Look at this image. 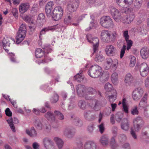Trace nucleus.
<instances>
[{
  "label": "nucleus",
  "instance_id": "nucleus-1",
  "mask_svg": "<svg viewBox=\"0 0 149 149\" xmlns=\"http://www.w3.org/2000/svg\"><path fill=\"white\" fill-rule=\"evenodd\" d=\"M26 33V24H22L19 26L16 36L17 44H19L24 39Z\"/></svg>",
  "mask_w": 149,
  "mask_h": 149
},
{
  "label": "nucleus",
  "instance_id": "nucleus-2",
  "mask_svg": "<svg viewBox=\"0 0 149 149\" xmlns=\"http://www.w3.org/2000/svg\"><path fill=\"white\" fill-rule=\"evenodd\" d=\"M102 72V68L98 65L92 66L88 70V73L91 77L96 78L100 76Z\"/></svg>",
  "mask_w": 149,
  "mask_h": 149
},
{
  "label": "nucleus",
  "instance_id": "nucleus-3",
  "mask_svg": "<svg viewBox=\"0 0 149 149\" xmlns=\"http://www.w3.org/2000/svg\"><path fill=\"white\" fill-rule=\"evenodd\" d=\"M100 23L103 27L106 28H112L114 26L113 21L108 16L102 17L100 19Z\"/></svg>",
  "mask_w": 149,
  "mask_h": 149
},
{
  "label": "nucleus",
  "instance_id": "nucleus-4",
  "mask_svg": "<svg viewBox=\"0 0 149 149\" xmlns=\"http://www.w3.org/2000/svg\"><path fill=\"white\" fill-rule=\"evenodd\" d=\"M52 18L55 21L59 20L61 19L63 15V8L60 6L56 7L52 12Z\"/></svg>",
  "mask_w": 149,
  "mask_h": 149
},
{
  "label": "nucleus",
  "instance_id": "nucleus-5",
  "mask_svg": "<svg viewBox=\"0 0 149 149\" xmlns=\"http://www.w3.org/2000/svg\"><path fill=\"white\" fill-rule=\"evenodd\" d=\"M134 126L136 131H138L144 124V121L143 118L139 116L134 118L133 120Z\"/></svg>",
  "mask_w": 149,
  "mask_h": 149
},
{
  "label": "nucleus",
  "instance_id": "nucleus-6",
  "mask_svg": "<svg viewBox=\"0 0 149 149\" xmlns=\"http://www.w3.org/2000/svg\"><path fill=\"white\" fill-rule=\"evenodd\" d=\"M63 133L65 137L68 138H71L75 135V129L72 126H67L63 129Z\"/></svg>",
  "mask_w": 149,
  "mask_h": 149
},
{
  "label": "nucleus",
  "instance_id": "nucleus-7",
  "mask_svg": "<svg viewBox=\"0 0 149 149\" xmlns=\"http://www.w3.org/2000/svg\"><path fill=\"white\" fill-rule=\"evenodd\" d=\"M143 91L141 87L136 88L133 91L132 97L133 100L135 101H138L140 99L143 95Z\"/></svg>",
  "mask_w": 149,
  "mask_h": 149
},
{
  "label": "nucleus",
  "instance_id": "nucleus-8",
  "mask_svg": "<svg viewBox=\"0 0 149 149\" xmlns=\"http://www.w3.org/2000/svg\"><path fill=\"white\" fill-rule=\"evenodd\" d=\"M91 37V35L86 36L87 38L88 41L90 42H92L93 44V52L92 53L91 56L96 53L98 51V48L99 46V40L98 38L96 37L93 38L92 40L90 39Z\"/></svg>",
  "mask_w": 149,
  "mask_h": 149
},
{
  "label": "nucleus",
  "instance_id": "nucleus-9",
  "mask_svg": "<svg viewBox=\"0 0 149 149\" xmlns=\"http://www.w3.org/2000/svg\"><path fill=\"white\" fill-rule=\"evenodd\" d=\"M110 13L113 19L116 22H118L121 18V13L116 8L112 7L111 8Z\"/></svg>",
  "mask_w": 149,
  "mask_h": 149
},
{
  "label": "nucleus",
  "instance_id": "nucleus-10",
  "mask_svg": "<svg viewBox=\"0 0 149 149\" xmlns=\"http://www.w3.org/2000/svg\"><path fill=\"white\" fill-rule=\"evenodd\" d=\"M86 96L84 98L88 100H91L93 99V97L89 96V95H93L96 93L95 90L93 88L91 87H86L85 90Z\"/></svg>",
  "mask_w": 149,
  "mask_h": 149
},
{
  "label": "nucleus",
  "instance_id": "nucleus-11",
  "mask_svg": "<svg viewBox=\"0 0 149 149\" xmlns=\"http://www.w3.org/2000/svg\"><path fill=\"white\" fill-rule=\"evenodd\" d=\"M139 70L141 75L143 77H145L148 73L149 67L146 63H143L140 65Z\"/></svg>",
  "mask_w": 149,
  "mask_h": 149
},
{
  "label": "nucleus",
  "instance_id": "nucleus-12",
  "mask_svg": "<svg viewBox=\"0 0 149 149\" xmlns=\"http://www.w3.org/2000/svg\"><path fill=\"white\" fill-rule=\"evenodd\" d=\"M43 143L46 149H54V142L49 138L45 137L43 139Z\"/></svg>",
  "mask_w": 149,
  "mask_h": 149
},
{
  "label": "nucleus",
  "instance_id": "nucleus-13",
  "mask_svg": "<svg viewBox=\"0 0 149 149\" xmlns=\"http://www.w3.org/2000/svg\"><path fill=\"white\" fill-rule=\"evenodd\" d=\"M110 32L108 30H103L101 33V38L103 42H109V37L110 36Z\"/></svg>",
  "mask_w": 149,
  "mask_h": 149
},
{
  "label": "nucleus",
  "instance_id": "nucleus-14",
  "mask_svg": "<svg viewBox=\"0 0 149 149\" xmlns=\"http://www.w3.org/2000/svg\"><path fill=\"white\" fill-rule=\"evenodd\" d=\"M96 143L93 141H87L84 145V149H96Z\"/></svg>",
  "mask_w": 149,
  "mask_h": 149
},
{
  "label": "nucleus",
  "instance_id": "nucleus-15",
  "mask_svg": "<svg viewBox=\"0 0 149 149\" xmlns=\"http://www.w3.org/2000/svg\"><path fill=\"white\" fill-rule=\"evenodd\" d=\"M86 87L84 85L78 84L76 86V89L78 95L80 97H84L85 94Z\"/></svg>",
  "mask_w": 149,
  "mask_h": 149
},
{
  "label": "nucleus",
  "instance_id": "nucleus-16",
  "mask_svg": "<svg viewBox=\"0 0 149 149\" xmlns=\"http://www.w3.org/2000/svg\"><path fill=\"white\" fill-rule=\"evenodd\" d=\"M53 3L52 1L49 2L46 6L45 8L46 13L48 17H50L52 15V10L53 9Z\"/></svg>",
  "mask_w": 149,
  "mask_h": 149
},
{
  "label": "nucleus",
  "instance_id": "nucleus-17",
  "mask_svg": "<svg viewBox=\"0 0 149 149\" xmlns=\"http://www.w3.org/2000/svg\"><path fill=\"white\" fill-rule=\"evenodd\" d=\"M11 130L14 132H16L15 127L14 123L17 124L19 123V120L16 118H14L12 119L10 118L7 120Z\"/></svg>",
  "mask_w": 149,
  "mask_h": 149
},
{
  "label": "nucleus",
  "instance_id": "nucleus-18",
  "mask_svg": "<svg viewBox=\"0 0 149 149\" xmlns=\"http://www.w3.org/2000/svg\"><path fill=\"white\" fill-rule=\"evenodd\" d=\"M115 48L112 45H107L106 46L105 52L106 54L109 56H113L115 53Z\"/></svg>",
  "mask_w": 149,
  "mask_h": 149
},
{
  "label": "nucleus",
  "instance_id": "nucleus-19",
  "mask_svg": "<svg viewBox=\"0 0 149 149\" xmlns=\"http://www.w3.org/2000/svg\"><path fill=\"white\" fill-rule=\"evenodd\" d=\"M140 54L143 59H146L149 56L148 49L146 47H142L140 50Z\"/></svg>",
  "mask_w": 149,
  "mask_h": 149
},
{
  "label": "nucleus",
  "instance_id": "nucleus-20",
  "mask_svg": "<svg viewBox=\"0 0 149 149\" xmlns=\"http://www.w3.org/2000/svg\"><path fill=\"white\" fill-rule=\"evenodd\" d=\"M30 6L29 3H21L19 6V11L21 13H23L26 11Z\"/></svg>",
  "mask_w": 149,
  "mask_h": 149
},
{
  "label": "nucleus",
  "instance_id": "nucleus-21",
  "mask_svg": "<svg viewBox=\"0 0 149 149\" xmlns=\"http://www.w3.org/2000/svg\"><path fill=\"white\" fill-rule=\"evenodd\" d=\"M121 129L125 131H128L130 128V124L127 118H124L121 123Z\"/></svg>",
  "mask_w": 149,
  "mask_h": 149
},
{
  "label": "nucleus",
  "instance_id": "nucleus-22",
  "mask_svg": "<svg viewBox=\"0 0 149 149\" xmlns=\"http://www.w3.org/2000/svg\"><path fill=\"white\" fill-rule=\"evenodd\" d=\"M55 29V26L48 27L43 28L40 32L39 38L40 40L42 39V36L46 33L47 31H53Z\"/></svg>",
  "mask_w": 149,
  "mask_h": 149
},
{
  "label": "nucleus",
  "instance_id": "nucleus-23",
  "mask_svg": "<svg viewBox=\"0 0 149 149\" xmlns=\"http://www.w3.org/2000/svg\"><path fill=\"white\" fill-rule=\"evenodd\" d=\"M78 6V3L77 2H74L73 3L68 4V8L69 11L72 12L75 11Z\"/></svg>",
  "mask_w": 149,
  "mask_h": 149
},
{
  "label": "nucleus",
  "instance_id": "nucleus-24",
  "mask_svg": "<svg viewBox=\"0 0 149 149\" xmlns=\"http://www.w3.org/2000/svg\"><path fill=\"white\" fill-rule=\"evenodd\" d=\"M134 80L133 76L130 73L127 74L125 76V82L127 86H129L132 82Z\"/></svg>",
  "mask_w": 149,
  "mask_h": 149
},
{
  "label": "nucleus",
  "instance_id": "nucleus-25",
  "mask_svg": "<svg viewBox=\"0 0 149 149\" xmlns=\"http://www.w3.org/2000/svg\"><path fill=\"white\" fill-rule=\"evenodd\" d=\"M82 72V70H80L79 73L74 76V79L76 81L79 82H80L83 81L84 76L81 74Z\"/></svg>",
  "mask_w": 149,
  "mask_h": 149
},
{
  "label": "nucleus",
  "instance_id": "nucleus-26",
  "mask_svg": "<svg viewBox=\"0 0 149 149\" xmlns=\"http://www.w3.org/2000/svg\"><path fill=\"white\" fill-rule=\"evenodd\" d=\"M71 118L73 119V123L74 125L79 126L82 125L81 120L79 118L73 116H72Z\"/></svg>",
  "mask_w": 149,
  "mask_h": 149
},
{
  "label": "nucleus",
  "instance_id": "nucleus-27",
  "mask_svg": "<svg viewBox=\"0 0 149 149\" xmlns=\"http://www.w3.org/2000/svg\"><path fill=\"white\" fill-rule=\"evenodd\" d=\"M100 141L103 146L107 145L109 142V137L106 135L102 136L100 139Z\"/></svg>",
  "mask_w": 149,
  "mask_h": 149
},
{
  "label": "nucleus",
  "instance_id": "nucleus-28",
  "mask_svg": "<svg viewBox=\"0 0 149 149\" xmlns=\"http://www.w3.org/2000/svg\"><path fill=\"white\" fill-rule=\"evenodd\" d=\"M101 75L100 77V80L102 82L104 83L108 80L109 77L108 72H104L102 73V72Z\"/></svg>",
  "mask_w": 149,
  "mask_h": 149
},
{
  "label": "nucleus",
  "instance_id": "nucleus-29",
  "mask_svg": "<svg viewBox=\"0 0 149 149\" xmlns=\"http://www.w3.org/2000/svg\"><path fill=\"white\" fill-rule=\"evenodd\" d=\"M26 132L31 137H36L37 135L36 131L34 127L32 128L30 130H26Z\"/></svg>",
  "mask_w": 149,
  "mask_h": 149
},
{
  "label": "nucleus",
  "instance_id": "nucleus-30",
  "mask_svg": "<svg viewBox=\"0 0 149 149\" xmlns=\"http://www.w3.org/2000/svg\"><path fill=\"white\" fill-rule=\"evenodd\" d=\"M54 140L56 142L57 145L59 149H61L63 147L64 142L62 140L58 138L55 137L54 139Z\"/></svg>",
  "mask_w": 149,
  "mask_h": 149
},
{
  "label": "nucleus",
  "instance_id": "nucleus-31",
  "mask_svg": "<svg viewBox=\"0 0 149 149\" xmlns=\"http://www.w3.org/2000/svg\"><path fill=\"white\" fill-rule=\"evenodd\" d=\"M45 53L44 51L41 49L37 48L36 50L35 56L37 58H40L44 55Z\"/></svg>",
  "mask_w": 149,
  "mask_h": 149
},
{
  "label": "nucleus",
  "instance_id": "nucleus-32",
  "mask_svg": "<svg viewBox=\"0 0 149 149\" xmlns=\"http://www.w3.org/2000/svg\"><path fill=\"white\" fill-rule=\"evenodd\" d=\"M54 113L57 118L61 120H63L64 119V116L62 113L58 111L55 110Z\"/></svg>",
  "mask_w": 149,
  "mask_h": 149
},
{
  "label": "nucleus",
  "instance_id": "nucleus-33",
  "mask_svg": "<svg viewBox=\"0 0 149 149\" xmlns=\"http://www.w3.org/2000/svg\"><path fill=\"white\" fill-rule=\"evenodd\" d=\"M45 21V16L42 13L40 14L38 17L37 19V22L42 24Z\"/></svg>",
  "mask_w": 149,
  "mask_h": 149
},
{
  "label": "nucleus",
  "instance_id": "nucleus-34",
  "mask_svg": "<svg viewBox=\"0 0 149 149\" xmlns=\"http://www.w3.org/2000/svg\"><path fill=\"white\" fill-rule=\"evenodd\" d=\"M104 88L107 92H111L113 91L114 92H115L116 93V91L113 89V87L112 85L109 83H107L105 84Z\"/></svg>",
  "mask_w": 149,
  "mask_h": 149
},
{
  "label": "nucleus",
  "instance_id": "nucleus-35",
  "mask_svg": "<svg viewBox=\"0 0 149 149\" xmlns=\"http://www.w3.org/2000/svg\"><path fill=\"white\" fill-rule=\"evenodd\" d=\"M45 117L48 120L54 121L55 118L53 113H51L50 111L48 112L45 115Z\"/></svg>",
  "mask_w": 149,
  "mask_h": 149
},
{
  "label": "nucleus",
  "instance_id": "nucleus-36",
  "mask_svg": "<svg viewBox=\"0 0 149 149\" xmlns=\"http://www.w3.org/2000/svg\"><path fill=\"white\" fill-rule=\"evenodd\" d=\"M104 57L100 52L99 53L97 54L95 58V60L97 62H101L104 60Z\"/></svg>",
  "mask_w": 149,
  "mask_h": 149
},
{
  "label": "nucleus",
  "instance_id": "nucleus-37",
  "mask_svg": "<svg viewBox=\"0 0 149 149\" xmlns=\"http://www.w3.org/2000/svg\"><path fill=\"white\" fill-rule=\"evenodd\" d=\"M34 124L37 130H41L42 128V125L41 121L39 120H36Z\"/></svg>",
  "mask_w": 149,
  "mask_h": 149
},
{
  "label": "nucleus",
  "instance_id": "nucleus-38",
  "mask_svg": "<svg viewBox=\"0 0 149 149\" xmlns=\"http://www.w3.org/2000/svg\"><path fill=\"white\" fill-rule=\"evenodd\" d=\"M123 116V114L121 112H117L115 115V117L116 120L118 122H120Z\"/></svg>",
  "mask_w": 149,
  "mask_h": 149
},
{
  "label": "nucleus",
  "instance_id": "nucleus-39",
  "mask_svg": "<svg viewBox=\"0 0 149 149\" xmlns=\"http://www.w3.org/2000/svg\"><path fill=\"white\" fill-rule=\"evenodd\" d=\"M147 30L145 27L144 26L140 27L139 29V33L142 36H144L146 35L147 33Z\"/></svg>",
  "mask_w": 149,
  "mask_h": 149
},
{
  "label": "nucleus",
  "instance_id": "nucleus-40",
  "mask_svg": "<svg viewBox=\"0 0 149 149\" xmlns=\"http://www.w3.org/2000/svg\"><path fill=\"white\" fill-rule=\"evenodd\" d=\"M59 98V96L58 94L56 93H55L50 99L51 102L53 103H56L58 101Z\"/></svg>",
  "mask_w": 149,
  "mask_h": 149
},
{
  "label": "nucleus",
  "instance_id": "nucleus-41",
  "mask_svg": "<svg viewBox=\"0 0 149 149\" xmlns=\"http://www.w3.org/2000/svg\"><path fill=\"white\" fill-rule=\"evenodd\" d=\"M78 105L79 107L82 109L84 110L86 108V103L84 100H79Z\"/></svg>",
  "mask_w": 149,
  "mask_h": 149
},
{
  "label": "nucleus",
  "instance_id": "nucleus-42",
  "mask_svg": "<svg viewBox=\"0 0 149 149\" xmlns=\"http://www.w3.org/2000/svg\"><path fill=\"white\" fill-rule=\"evenodd\" d=\"M143 3V0H136L134 7L138 10L141 7Z\"/></svg>",
  "mask_w": 149,
  "mask_h": 149
},
{
  "label": "nucleus",
  "instance_id": "nucleus-43",
  "mask_svg": "<svg viewBox=\"0 0 149 149\" xmlns=\"http://www.w3.org/2000/svg\"><path fill=\"white\" fill-rule=\"evenodd\" d=\"M118 79V74L114 72L113 73L111 76V79L113 83L116 84Z\"/></svg>",
  "mask_w": 149,
  "mask_h": 149
},
{
  "label": "nucleus",
  "instance_id": "nucleus-44",
  "mask_svg": "<svg viewBox=\"0 0 149 149\" xmlns=\"http://www.w3.org/2000/svg\"><path fill=\"white\" fill-rule=\"evenodd\" d=\"M115 137L113 136L111 138L110 141V143L111 146L114 148L118 146V144L116 143L115 139Z\"/></svg>",
  "mask_w": 149,
  "mask_h": 149
},
{
  "label": "nucleus",
  "instance_id": "nucleus-45",
  "mask_svg": "<svg viewBox=\"0 0 149 149\" xmlns=\"http://www.w3.org/2000/svg\"><path fill=\"white\" fill-rule=\"evenodd\" d=\"M117 37L118 34L116 32H114L111 34H110V36L109 37V42L115 41Z\"/></svg>",
  "mask_w": 149,
  "mask_h": 149
},
{
  "label": "nucleus",
  "instance_id": "nucleus-46",
  "mask_svg": "<svg viewBox=\"0 0 149 149\" xmlns=\"http://www.w3.org/2000/svg\"><path fill=\"white\" fill-rule=\"evenodd\" d=\"M42 48L45 50V53H47V54L50 52V51L52 50L50 45L48 44L44 45Z\"/></svg>",
  "mask_w": 149,
  "mask_h": 149
},
{
  "label": "nucleus",
  "instance_id": "nucleus-47",
  "mask_svg": "<svg viewBox=\"0 0 149 149\" xmlns=\"http://www.w3.org/2000/svg\"><path fill=\"white\" fill-rule=\"evenodd\" d=\"M113 61V60L111 58L106 59V63L108 65V66H106V68H105L106 69H109L110 68V66H112Z\"/></svg>",
  "mask_w": 149,
  "mask_h": 149
},
{
  "label": "nucleus",
  "instance_id": "nucleus-48",
  "mask_svg": "<svg viewBox=\"0 0 149 149\" xmlns=\"http://www.w3.org/2000/svg\"><path fill=\"white\" fill-rule=\"evenodd\" d=\"M97 25V22L96 20L91 21L90 22V26L89 29H86V30L88 31L90 30L93 27H95Z\"/></svg>",
  "mask_w": 149,
  "mask_h": 149
},
{
  "label": "nucleus",
  "instance_id": "nucleus-49",
  "mask_svg": "<svg viewBox=\"0 0 149 149\" xmlns=\"http://www.w3.org/2000/svg\"><path fill=\"white\" fill-rule=\"evenodd\" d=\"M125 41L127 45V50H129L132 45L133 42L131 40L129 39L126 40Z\"/></svg>",
  "mask_w": 149,
  "mask_h": 149
},
{
  "label": "nucleus",
  "instance_id": "nucleus-50",
  "mask_svg": "<svg viewBox=\"0 0 149 149\" xmlns=\"http://www.w3.org/2000/svg\"><path fill=\"white\" fill-rule=\"evenodd\" d=\"M91 114V112L90 111H85L84 113L85 118L88 120H90V117Z\"/></svg>",
  "mask_w": 149,
  "mask_h": 149
},
{
  "label": "nucleus",
  "instance_id": "nucleus-51",
  "mask_svg": "<svg viewBox=\"0 0 149 149\" xmlns=\"http://www.w3.org/2000/svg\"><path fill=\"white\" fill-rule=\"evenodd\" d=\"M136 62V58L134 56L131 57L130 64V66L132 67H133L135 65Z\"/></svg>",
  "mask_w": 149,
  "mask_h": 149
},
{
  "label": "nucleus",
  "instance_id": "nucleus-52",
  "mask_svg": "<svg viewBox=\"0 0 149 149\" xmlns=\"http://www.w3.org/2000/svg\"><path fill=\"white\" fill-rule=\"evenodd\" d=\"M137 108V106H135L132 108L131 110V113L134 115H138L139 113V111Z\"/></svg>",
  "mask_w": 149,
  "mask_h": 149
},
{
  "label": "nucleus",
  "instance_id": "nucleus-53",
  "mask_svg": "<svg viewBox=\"0 0 149 149\" xmlns=\"http://www.w3.org/2000/svg\"><path fill=\"white\" fill-rule=\"evenodd\" d=\"M3 46L4 49H5V47L6 46H10V43H9V41L8 39H4L2 42Z\"/></svg>",
  "mask_w": 149,
  "mask_h": 149
},
{
  "label": "nucleus",
  "instance_id": "nucleus-54",
  "mask_svg": "<svg viewBox=\"0 0 149 149\" xmlns=\"http://www.w3.org/2000/svg\"><path fill=\"white\" fill-rule=\"evenodd\" d=\"M72 17L70 15L65 17L64 19V22L65 24H68L70 23L71 21Z\"/></svg>",
  "mask_w": 149,
  "mask_h": 149
},
{
  "label": "nucleus",
  "instance_id": "nucleus-55",
  "mask_svg": "<svg viewBox=\"0 0 149 149\" xmlns=\"http://www.w3.org/2000/svg\"><path fill=\"white\" fill-rule=\"evenodd\" d=\"M95 127L93 124H91L88 126V131L89 133L92 134L94 130Z\"/></svg>",
  "mask_w": 149,
  "mask_h": 149
},
{
  "label": "nucleus",
  "instance_id": "nucleus-56",
  "mask_svg": "<svg viewBox=\"0 0 149 149\" xmlns=\"http://www.w3.org/2000/svg\"><path fill=\"white\" fill-rule=\"evenodd\" d=\"M123 36L125 40L129 39L130 36L128 35V31L127 30L123 31Z\"/></svg>",
  "mask_w": 149,
  "mask_h": 149
},
{
  "label": "nucleus",
  "instance_id": "nucleus-57",
  "mask_svg": "<svg viewBox=\"0 0 149 149\" xmlns=\"http://www.w3.org/2000/svg\"><path fill=\"white\" fill-rule=\"evenodd\" d=\"M36 25L33 22H32L29 28L31 32H34L36 28Z\"/></svg>",
  "mask_w": 149,
  "mask_h": 149
},
{
  "label": "nucleus",
  "instance_id": "nucleus-58",
  "mask_svg": "<svg viewBox=\"0 0 149 149\" xmlns=\"http://www.w3.org/2000/svg\"><path fill=\"white\" fill-rule=\"evenodd\" d=\"M76 146H75L74 149H82V143L81 141H79L76 143Z\"/></svg>",
  "mask_w": 149,
  "mask_h": 149
},
{
  "label": "nucleus",
  "instance_id": "nucleus-59",
  "mask_svg": "<svg viewBox=\"0 0 149 149\" xmlns=\"http://www.w3.org/2000/svg\"><path fill=\"white\" fill-rule=\"evenodd\" d=\"M118 137L120 141H125L126 139V136L124 134H120L118 136Z\"/></svg>",
  "mask_w": 149,
  "mask_h": 149
},
{
  "label": "nucleus",
  "instance_id": "nucleus-60",
  "mask_svg": "<svg viewBox=\"0 0 149 149\" xmlns=\"http://www.w3.org/2000/svg\"><path fill=\"white\" fill-rule=\"evenodd\" d=\"M126 47V45H123L122 48L121 49L120 55V57L121 58H122L123 56L124 55L125 52Z\"/></svg>",
  "mask_w": 149,
  "mask_h": 149
},
{
  "label": "nucleus",
  "instance_id": "nucleus-61",
  "mask_svg": "<svg viewBox=\"0 0 149 149\" xmlns=\"http://www.w3.org/2000/svg\"><path fill=\"white\" fill-rule=\"evenodd\" d=\"M112 131L113 136L116 137L117 135V127L116 126H113L112 128Z\"/></svg>",
  "mask_w": 149,
  "mask_h": 149
},
{
  "label": "nucleus",
  "instance_id": "nucleus-62",
  "mask_svg": "<svg viewBox=\"0 0 149 149\" xmlns=\"http://www.w3.org/2000/svg\"><path fill=\"white\" fill-rule=\"evenodd\" d=\"M98 127L100 132L102 134L104 130V123H102L100 125H98Z\"/></svg>",
  "mask_w": 149,
  "mask_h": 149
},
{
  "label": "nucleus",
  "instance_id": "nucleus-63",
  "mask_svg": "<svg viewBox=\"0 0 149 149\" xmlns=\"http://www.w3.org/2000/svg\"><path fill=\"white\" fill-rule=\"evenodd\" d=\"M133 1L134 0H124L123 3H124L129 6L132 3Z\"/></svg>",
  "mask_w": 149,
  "mask_h": 149
},
{
  "label": "nucleus",
  "instance_id": "nucleus-64",
  "mask_svg": "<svg viewBox=\"0 0 149 149\" xmlns=\"http://www.w3.org/2000/svg\"><path fill=\"white\" fill-rule=\"evenodd\" d=\"M12 12L13 15L15 17H18V12L17 9L16 8H14L13 9Z\"/></svg>",
  "mask_w": 149,
  "mask_h": 149
}]
</instances>
